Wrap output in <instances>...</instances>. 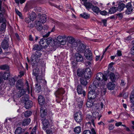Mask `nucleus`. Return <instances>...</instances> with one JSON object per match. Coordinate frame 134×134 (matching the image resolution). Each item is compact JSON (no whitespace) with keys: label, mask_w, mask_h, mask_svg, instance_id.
Masks as SVG:
<instances>
[{"label":"nucleus","mask_w":134,"mask_h":134,"mask_svg":"<svg viewBox=\"0 0 134 134\" xmlns=\"http://www.w3.org/2000/svg\"><path fill=\"white\" fill-rule=\"evenodd\" d=\"M42 55L40 51H37L36 52L34 53V54L31 56V64L32 66L36 64L37 63L39 60V58Z\"/></svg>","instance_id":"nucleus-1"},{"label":"nucleus","mask_w":134,"mask_h":134,"mask_svg":"<svg viewBox=\"0 0 134 134\" xmlns=\"http://www.w3.org/2000/svg\"><path fill=\"white\" fill-rule=\"evenodd\" d=\"M52 118L50 116H47V118H43L41 120L43 125L42 129L43 130H46L48 127L50 123L52 122Z\"/></svg>","instance_id":"nucleus-2"},{"label":"nucleus","mask_w":134,"mask_h":134,"mask_svg":"<svg viewBox=\"0 0 134 134\" xmlns=\"http://www.w3.org/2000/svg\"><path fill=\"white\" fill-rule=\"evenodd\" d=\"M90 91L88 94V98L90 99H94L97 96V93L96 91V89L90 87Z\"/></svg>","instance_id":"nucleus-3"},{"label":"nucleus","mask_w":134,"mask_h":134,"mask_svg":"<svg viewBox=\"0 0 134 134\" xmlns=\"http://www.w3.org/2000/svg\"><path fill=\"white\" fill-rule=\"evenodd\" d=\"M74 115V119L77 122L79 123L82 121L83 120V116L81 112H77Z\"/></svg>","instance_id":"nucleus-4"},{"label":"nucleus","mask_w":134,"mask_h":134,"mask_svg":"<svg viewBox=\"0 0 134 134\" xmlns=\"http://www.w3.org/2000/svg\"><path fill=\"white\" fill-rule=\"evenodd\" d=\"M125 8H126L125 12L126 14L129 15L132 13L134 7L131 4V2L128 3L126 5Z\"/></svg>","instance_id":"nucleus-5"},{"label":"nucleus","mask_w":134,"mask_h":134,"mask_svg":"<svg viewBox=\"0 0 134 134\" xmlns=\"http://www.w3.org/2000/svg\"><path fill=\"white\" fill-rule=\"evenodd\" d=\"M65 91L63 88H60L56 91L55 94L56 97L63 99L62 95L65 93Z\"/></svg>","instance_id":"nucleus-6"},{"label":"nucleus","mask_w":134,"mask_h":134,"mask_svg":"<svg viewBox=\"0 0 134 134\" xmlns=\"http://www.w3.org/2000/svg\"><path fill=\"white\" fill-rule=\"evenodd\" d=\"M96 119V117L92 116L91 115L87 114L86 116V119L88 122L87 123L90 124H92L94 126V121Z\"/></svg>","instance_id":"nucleus-7"},{"label":"nucleus","mask_w":134,"mask_h":134,"mask_svg":"<svg viewBox=\"0 0 134 134\" xmlns=\"http://www.w3.org/2000/svg\"><path fill=\"white\" fill-rule=\"evenodd\" d=\"M9 40L8 38H5L2 41L1 46L3 49H6L8 48L9 46Z\"/></svg>","instance_id":"nucleus-8"},{"label":"nucleus","mask_w":134,"mask_h":134,"mask_svg":"<svg viewBox=\"0 0 134 134\" xmlns=\"http://www.w3.org/2000/svg\"><path fill=\"white\" fill-rule=\"evenodd\" d=\"M119 77V75L118 73L115 74L114 73L111 72L110 74V78L113 82H115Z\"/></svg>","instance_id":"nucleus-9"},{"label":"nucleus","mask_w":134,"mask_h":134,"mask_svg":"<svg viewBox=\"0 0 134 134\" xmlns=\"http://www.w3.org/2000/svg\"><path fill=\"white\" fill-rule=\"evenodd\" d=\"M35 27L38 31H40L43 29V26L41 22L38 20H36L35 22Z\"/></svg>","instance_id":"nucleus-10"},{"label":"nucleus","mask_w":134,"mask_h":134,"mask_svg":"<svg viewBox=\"0 0 134 134\" xmlns=\"http://www.w3.org/2000/svg\"><path fill=\"white\" fill-rule=\"evenodd\" d=\"M84 55L87 59L90 60H92V54L90 51L86 49L85 51Z\"/></svg>","instance_id":"nucleus-11"},{"label":"nucleus","mask_w":134,"mask_h":134,"mask_svg":"<svg viewBox=\"0 0 134 134\" xmlns=\"http://www.w3.org/2000/svg\"><path fill=\"white\" fill-rule=\"evenodd\" d=\"M84 76L86 79H89L91 76V71L90 68H87L84 72Z\"/></svg>","instance_id":"nucleus-12"},{"label":"nucleus","mask_w":134,"mask_h":134,"mask_svg":"<svg viewBox=\"0 0 134 134\" xmlns=\"http://www.w3.org/2000/svg\"><path fill=\"white\" fill-rule=\"evenodd\" d=\"M38 18H39L40 21L41 23H45L46 21V15L45 14H43L41 15V14H38Z\"/></svg>","instance_id":"nucleus-13"},{"label":"nucleus","mask_w":134,"mask_h":134,"mask_svg":"<svg viewBox=\"0 0 134 134\" xmlns=\"http://www.w3.org/2000/svg\"><path fill=\"white\" fill-rule=\"evenodd\" d=\"M77 91L79 94H83V96L86 95L85 92L83 90V89L81 85H79L77 87Z\"/></svg>","instance_id":"nucleus-14"},{"label":"nucleus","mask_w":134,"mask_h":134,"mask_svg":"<svg viewBox=\"0 0 134 134\" xmlns=\"http://www.w3.org/2000/svg\"><path fill=\"white\" fill-rule=\"evenodd\" d=\"M36 77L37 83L40 84L43 83L44 84L46 83V81L45 80L42 79V76H41L37 75Z\"/></svg>","instance_id":"nucleus-15"},{"label":"nucleus","mask_w":134,"mask_h":134,"mask_svg":"<svg viewBox=\"0 0 134 134\" xmlns=\"http://www.w3.org/2000/svg\"><path fill=\"white\" fill-rule=\"evenodd\" d=\"M5 10L4 9H2L1 11L0 12V24L6 23V20L5 18L3 17V15L4 14Z\"/></svg>","instance_id":"nucleus-16"},{"label":"nucleus","mask_w":134,"mask_h":134,"mask_svg":"<svg viewBox=\"0 0 134 134\" xmlns=\"http://www.w3.org/2000/svg\"><path fill=\"white\" fill-rule=\"evenodd\" d=\"M75 57L77 62H82L83 60L82 56L79 53H76L75 55Z\"/></svg>","instance_id":"nucleus-17"},{"label":"nucleus","mask_w":134,"mask_h":134,"mask_svg":"<svg viewBox=\"0 0 134 134\" xmlns=\"http://www.w3.org/2000/svg\"><path fill=\"white\" fill-rule=\"evenodd\" d=\"M100 85L99 82L97 80H95L93 82V83L91 87L90 86V87L92 88V89L93 88L96 90L97 87L100 86Z\"/></svg>","instance_id":"nucleus-18"},{"label":"nucleus","mask_w":134,"mask_h":134,"mask_svg":"<svg viewBox=\"0 0 134 134\" xmlns=\"http://www.w3.org/2000/svg\"><path fill=\"white\" fill-rule=\"evenodd\" d=\"M41 116L43 118L46 116L47 114V113L46 111V109L44 107L42 106L41 107L40 110Z\"/></svg>","instance_id":"nucleus-19"},{"label":"nucleus","mask_w":134,"mask_h":134,"mask_svg":"<svg viewBox=\"0 0 134 134\" xmlns=\"http://www.w3.org/2000/svg\"><path fill=\"white\" fill-rule=\"evenodd\" d=\"M17 89L21 90L23 89V85L22 81L20 80H19L17 81L16 85Z\"/></svg>","instance_id":"nucleus-20"},{"label":"nucleus","mask_w":134,"mask_h":134,"mask_svg":"<svg viewBox=\"0 0 134 134\" xmlns=\"http://www.w3.org/2000/svg\"><path fill=\"white\" fill-rule=\"evenodd\" d=\"M85 49L86 47L83 44L81 43L79 44L77 49L80 52L83 53L84 52Z\"/></svg>","instance_id":"nucleus-21"},{"label":"nucleus","mask_w":134,"mask_h":134,"mask_svg":"<svg viewBox=\"0 0 134 134\" xmlns=\"http://www.w3.org/2000/svg\"><path fill=\"white\" fill-rule=\"evenodd\" d=\"M38 101L40 105H42L44 104L45 101L44 98L42 96H39L38 98Z\"/></svg>","instance_id":"nucleus-22"},{"label":"nucleus","mask_w":134,"mask_h":134,"mask_svg":"<svg viewBox=\"0 0 134 134\" xmlns=\"http://www.w3.org/2000/svg\"><path fill=\"white\" fill-rule=\"evenodd\" d=\"M82 134H96V133L94 129L93 128L91 130H87L84 131Z\"/></svg>","instance_id":"nucleus-23"},{"label":"nucleus","mask_w":134,"mask_h":134,"mask_svg":"<svg viewBox=\"0 0 134 134\" xmlns=\"http://www.w3.org/2000/svg\"><path fill=\"white\" fill-rule=\"evenodd\" d=\"M32 102L31 100L27 101L25 103L24 107L26 109H28L31 107L32 106Z\"/></svg>","instance_id":"nucleus-24"},{"label":"nucleus","mask_w":134,"mask_h":134,"mask_svg":"<svg viewBox=\"0 0 134 134\" xmlns=\"http://www.w3.org/2000/svg\"><path fill=\"white\" fill-rule=\"evenodd\" d=\"M76 100L77 102L78 107L80 108L82 107L83 105V100L80 97H77L76 99Z\"/></svg>","instance_id":"nucleus-25"},{"label":"nucleus","mask_w":134,"mask_h":134,"mask_svg":"<svg viewBox=\"0 0 134 134\" xmlns=\"http://www.w3.org/2000/svg\"><path fill=\"white\" fill-rule=\"evenodd\" d=\"M31 119L30 118L26 119L23 121L21 122V125L22 126H25L28 125L30 123Z\"/></svg>","instance_id":"nucleus-26"},{"label":"nucleus","mask_w":134,"mask_h":134,"mask_svg":"<svg viewBox=\"0 0 134 134\" xmlns=\"http://www.w3.org/2000/svg\"><path fill=\"white\" fill-rule=\"evenodd\" d=\"M46 39L42 38L39 41L40 45L44 48H46L47 46L46 44Z\"/></svg>","instance_id":"nucleus-27"},{"label":"nucleus","mask_w":134,"mask_h":134,"mask_svg":"<svg viewBox=\"0 0 134 134\" xmlns=\"http://www.w3.org/2000/svg\"><path fill=\"white\" fill-rule=\"evenodd\" d=\"M84 5L87 9L89 10L90 9H92L93 6L92 3L89 2L84 3Z\"/></svg>","instance_id":"nucleus-28"},{"label":"nucleus","mask_w":134,"mask_h":134,"mask_svg":"<svg viewBox=\"0 0 134 134\" xmlns=\"http://www.w3.org/2000/svg\"><path fill=\"white\" fill-rule=\"evenodd\" d=\"M19 91L18 92L16 96L19 98L20 97L25 93V91L23 89L18 90Z\"/></svg>","instance_id":"nucleus-29"},{"label":"nucleus","mask_w":134,"mask_h":134,"mask_svg":"<svg viewBox=\"0 0 134 134\" xmlns=\"http://www.w3.org/2000/svg\"><path fill=\"white\" fill-rule=\"evenodd\" d=\"M126 5L124 3H121L119 4L118 6L117 9V10L119 12H121L123 10L124 8H125Z\"/></svg>","instance_id":"nucleus-30"},{"label":"nucleus","mask_w":134,"mask_h":134,"mask_svg":"<svg viewBox=\"0 0 134 134\" xmlns=\"http://www.w3.org/2000/svg\"><path fill=\"white\" fill-rule=\"evenodd\" d=\"M65 39V41L68 42L70 44L72 43L75 41L74 38L73 37L70 36H68L67 37H66Z\"/></svg>","instance_id":"nucleus-31"},{"label":"nucleus","mask_w":134,"mask_h":134,"mask_svg":"<svg viewBox=\"0 0 134 134\" xmlns=\"http://www.w3.org/2000/svg\"><path fill=\"white\" fill-rule=\"evenodd\" d=\"M84 71L82 69H78L77 71V74L79 77H82L84 73Z\"/></svg>","instance_id":"nucleus-32"},{"label":"nucleus","mask_w":134,"mask_h":134,"mask_svg":"<svg viewBox=\"0 0 134 134\" xmlns=\"http://www.w3.org/2000/svg\"><path fill=\"white\" fill-rule=\"evenodd\" d=\"M115 85L113 82H110L107 85V86L109 90H112L115 88Z\"/></svg>","instance_id":"nucleus-33"},{"label":"nucleus","mask_w":134,"mask_h":134,"mask_svg":"<svg viewBox=\"0 0 134 134\" xmlns=\"http://www.w3.org/2000/svg\"><path fill=\"white\" fill-rule=\"evenodd\" d=\"M2 76L3 79L4 80H7L10 77V74L9 72H8V73L5 72L3 74H2Z\"/></svg>","instance_id":"nucleus-34"},{"label":"nucleus","mask_w":134,"mask_h":134,"mask_svg":"<svg viewBox=\"0 0 134 134\" xmlns=\"http://www.w3.org/2000/svg\"><path fill=\"white\" fill-rule=\"evenodd\" d=\"M92 9L93 12L97 14H98L100 11L99 8L96 6L93 5Z\"/></svg>","instance_id":"nucleus-35"},{"label":"nucleus","mask_w":134,"mask_h":134,"mask_svg":"<svg viewBox=\"0 0 134 134\" xmlns=\"http://www.w3.org/2000/svg\"><path fill=\"white\" fill-rule=\"evenodd\" d=\"M80 83L83 85L86 86L87 83V81L85 78L81 77L80 80Z\"/></svg>","instance_id":"nucleus-36"},{"label":"nucleus","mask_w":134,"mask_h":134,"mask_svg":"<svg viewBox=\"0 0 134 134\" xmlns=\"http://www.w3.org/2000/svg\"><path fill=\"white\" fill-rule=\"evenodd\" d=\"M103 74L101 72L98 73L96 75V79L98 81H99L101 80H102V79L103 78Z\"/></svg>","instance_id":"nucleus-37"},{"label":"nucleus","mask_w":134,"mask_h":134,"mask_svg":"<svg viewBox=\"0 0 134 134\" xmlns=\"http://www.w3.org/2000/svg\"><path fill=\"white\" fill-rule=\"evenodd\" d=\"M40 73V70L39 68H36L35 69H34L33 70V75L36 76H37Z\"/></svg>","instance_id":"nucleus-38"},{"label":"nucleus","mask_w":134,"mask_h":134,"mask_svg":"<svg viewBox=\"0 0 134 134\" xmlns=\"http://www.w3.org/2000/svg\"><path fill=\"white\" fill-rule=\"evenodd\" d=\"M81 131V128L80 126H78L74 128V131L77 134L80 133Z\"/></svg>","instance_id":"nucleus-39"},{"label":"nucleus","mask_w":134,"mask_h":134,"mask_svg":"<svg viewBox=\"0 0 134 134\" xmlns=\"http://www.w3.org/2000/svg\"><path fill=\"white\" fill-rule=\"evenodd\" d=\"M6 23H2L0 26V31L1 32L5 31L6 27Z\"/></svg>","instance_id":"nucleus-40"},{"label":"nucleus","mask_w":134,"mask_h":134,"mask_svg":"<svg viewBox=\"0 0 134 134\" xmlns=\"http://www.w3.org/2000/svg\"><path fill=\"white\" fill-rule=\"evenodd\" d=\"M30 17L31 20L33 21L36 18V14L35 13L32 12L30 15Z\"/></svg>","instance_id":"nucleus-41"},{"label":"nucleus","mask_w":134,"mask_h":134,"mask_svg":"<svg viewBox=\"0 0 134 134\" xmlns=\"http://www.w3.org/2000/svg\"><path fill=\"white\" fill-rule=\"evenodd\" d=\"M0 69L2 70H8L9 69V67L8 65L5 64L0 66Z\"/></svg>","instance_id":"nucleus-42"},{"label":"nucleus","mask_w":134,"mask_h":134,"mask_svg":"<svg viewBox=\"0 0 134 134\" xmlns=\"http://www.w3.org/2000/svg\"><path fill=\"white\" fill-rule=\"evenodd\" d=\"M22 129L20 127H18L15 131V134H21L22 133Z\"/></svg>","instance_id":"nucleus-43"},{"label":"nucleus","mask_w":134,"mask_h":134,"mask_svg":"<svg viewBox=\"0 0 134 134\" xmlns=\"http://www.w3.org/2000/svg\"><path fill=\"white\" fill-rule=\"evenodd\" d=\"M9 83L10 85L12 86L14 85L16 81L15 80L14 77H11L9 80Z\"/></svg>","instance_id":"nucleus-44"},{"label":"nucleus","mask_w":134,"mask_h":134,"mask_svg":"<svg viewBox=\"0 0 134 134\" xmlns=\"http://www.w3.org/2000/svg\"><path fill=\"white\" fill-rule=\"evenodd\" d=\"M117 9V8L116 7H112L109 10V13L110 14L114 13L116 12Z\"/></svg>","instance_id":"nucleus-45"},{"label":"nucleus","mask_w":134,"mask_h":134,"mask_svg":"<svg viewBox=\"0 0 134 134\" xmlns=\"http://www.w3.org/2000/svg\"><path fill=\"white\" fill-rule=\"evenodd\" d=\"M65 38H66V36L65 35H64L63 36H59L57 37V40L59 42L62 41V40H65Z\"/></svg>","instance_id":"nucleus-46"},{"label":"nucleus","mask_w":134,"mask_h":134,"mask_svg":"<svg viewBox=\"0 0 134 134\" xmlns=\"http://www.w3.org/2000/svg\"><path fill=\"white\" fill-rule=\"evenodd\" d=\"M21 100L23 101H25V102L27 101L30 100H29V96L28 95H25L23 97L21 98Z\"/></svg>","instance_id":"nucleus-47"},{"label":"nucleus","mask_w":134,"mask_h":134,"mask_svg":"<svg viewBox=\"0 0 134 134\" xmlns=\"http://www.w3.org/2000/svg\"><path fill=\"white\" fill-rule=\"evenodd\" d=\"M39 84L37 83L36 84V90L38 93L39 92L41 91V87Z\"/></svg>","instance_id":"nucleus-48"},{"label":"nucleus","mask_w":134,"mask_h":134,"mask_svg":"<svg viewBox=\"0 0 134 134\" xmlns=\"http://www.w3.org/2000/svg\"><path fill=\"white\" fill-rule=\"evenodd\" d=\"M32 114V112L30 111H27L25 112L24 114V116L26 117H29Z\"/></svg>","instance_id":"nucleus-49"},{"label":"nucleus","mask_w":134,"mask_h":134,"mask_svg":"<svg viewBox=\"0 0 134 134\" xmlns=\"http://www.w3.org/2000/svg\"><path fill=\"white\" fill-rule=\"evenodd\" d=\"M46 44L48 46L50 43H52V40L51 38L49 37L46 39Z\"/></svg>","instance_id":"nucleus-50"},{"label":"nucleus","mask_w":134,"mask_h":134,"mask_svg":"<svg viewBox=\"0 0 134 134\" xmlns=\"http://www.w3.org/2000/svg\"><path fill=\"white\" fill-rule=\"evenodd\" d=\"M80 15V16L81 17L85 19H87L90 17L89 15L86 14L85 13H83L82 14H81Z\"/></svg>","instance_id":"nucleus-51"},{"label":"nucleus","mask_w":134,"mask_h":134,"mask_svg":"<svg viewBox=\"0 0 134 134\" xmlns=\"http://www.w3.org/2000/svg\"><path fill=\"white\" fill-rule=\"evenodd\" d=\"M78 45V43L76 42H75L74 41L71 44L70 46L72 48H73L74 47H77Z\"/></svg>","instance_id":"nucleus-52"},{"label":"nucleus","mask_w":134,"mask_h":134,"mask_svg":"<svg viewBox=\"0 0 134 134\" xmlns=\"http://www.w3.org/2000/svg\"><path fill=\"white\" fill-rule=\"evenodd\" d=\"M33 49L35 50L40 51V49L39 46L37 44H35L33 46Z\"/></svg>","instance_id":"nucleus-53"},{"label":"nucleus","mask_w":134,"mask_h":134,"mask_svg":"<svg viewBox=\"0 0 134 134\" xmlns=\"http://www.w3.org/2000/svg\"><path fill=\"white\" fill-rule=\"evenodd\" d=\"M52 128L46 129V132L47 134H53V132L52 131Z\"/></svg>","instance_id":"nucleus-54"},{"label":"nucleus","mask_w":134,"mask_h":134,"mask_svg":"<svg viewBox=\"0 0 134 134\" xmlns=\"http://www.w3.org/2000/svg\"><path fill=\"white\" fill-rule=\"evenodd\" d=\"M87 106L89 108L91 107L93 105V104L90 101H87L86 103Z\"/></svg>","instance_id":"nucleus-55"},{"label":"nucleus","mask_w":134,"mask_h":134,"mask_svg":"<svg viewBox=\"0 0 134 134\" xmlns=\"http://www.w3.org/2000/svg\"><path fill=\"white\" fill-rule=\"evenodd\" d=\"M37 129V126H35L32 130L30 134H36V131Z\"/></svg>","instance_id":"nucleus-56"},{"label":"nucleus","mask_w":134,"mask_h":134,"mask_svg":"<svg viewBox=\"0 0 134 134\" xmlns=\"http://www.w3.org/2000/svg\"><path fill=\"white\" fill-rule=\"evenodd\" d=\"M130 99L131 103L132 104H134V96L132 95H130Z\"/></svg>","instance_id":"nucleus-57"},{"label":"nucleus","mask_w":134,"mask_h":134,"mask_svg":"<svg viewBox=\"0 0 134 134\" xmlns=\"http://www.w3.org/2000/svg\"><path fill=\"white\" fill-rule=\"evenodd\" d=\"M103 24L105 26H107V20L106 19H102L101 20Z\"/></svg>","instance_id":"nucleus-58"},{"label":"nucleus","mask_w":134,"mask_h":134,"mask_svg":"<svg viewBox=\"0 0 134 134\" xmlns=\"http://www.w3.org/2000/svg\"><path fill=\"white\" fill-rule=\"evenodd\" d=\"M25 85L26 86L27 89L28 91V93H30V90L29 86V83L27 81L26 82Z\"/></svg>","instance_id":"nucleus-59"},{"label":"nucleus","mask_w":134,"mask_h":134,"mask_svg":"<svg viewBox=\"0 0 134 134\" xmlns=\"http://www.w3.org/2000/svg\"><path fill=\"white\" fill-rule=\"evenodd\" d=\"M100 13L103 15H106L107 14V12L105 10L101 11L99 12Z\"/></svg>","instance_id":"nucleus-60"},{"label":"nucleus","mask_w":134,"mask_h":134,"mask_svg":"<svg viewBox=\"0 0 134 134\" xmlns=\"http://www.w3.org/2000/svg\"><path fill=\"white\" fill-rule=\"evenodd\" d=\"M28 27L30 28L31 29L32 28L35 27V24H34V23H31L29 24L27 26Z\"/></svg>","instance_id":"nucleus-61"},{"label":"nucleus","mask_w":134,"mask_h":134,"mask_svg":"<svg viewBox=\"0 0 134 134\" xmlns=\"http://www.w3.org/2000/svg\"><path fill=\"white\" fill-rule=\"evenodd\" d=\"M109 129L110 130H113L114 128V126L113 125L110 124L109 125Z\"/></svg>","instance_id":"nucleus-62"},{"label":"nucleus","mask_w":134,"mask_h":134,"mask_svg":"<svg viewBox=\"0 0 134 134\" xmlns=\"http://www.w3.org/2000/svg\"><path fill=\"white\" fill-rule=\"evenodd\" d=\"M25 21L26 23H29L30 22L31 20L30 18H29V17H27V18H25Z\"/></svg>","instance_id":"nucleus-63"},{"label":"nucleus","mask_w":134,"mask_h":134,"mask_svg":"<svg viewBox=\"0 0 134 134\" xmlns=\"http://www.w3.org/2000/svg\"><path fill=\"white\" fill-rule=\"evenodd\" d=\"M130 53L131 54L134 55V46H133L131 48Z\"/></svg>","instance_id":"nucleus-64"}]
</instances>
